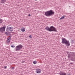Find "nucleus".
Returning <instances> with one entry per match:
<instances>
[{
	"mask_svg": "<svg viewBox=\"0 0 75 75\" xmlns=\"http://www.w3.org/2000/svg\"><path fill=\"white\" fill-rule=\"evenodd\" d=\"M55 12L52 10H50L47 11H46L45 13V16L46 17H48L53 16Z\"/></svg>",
	"mask_w": 75,
	"mask_h": 75,
	"instance_id": "1",
	"label": "nucleus"
},
{
	"mask_svg": "<svg viewBox=\"0 0 75 75\" xmlns=\"http://www.w3.org/2000/svg\"><path fill=\"white\" fill-rule=\"evenodd\" d=\"M45 29L46 30L49 31H50V32H51V31L57 32V29L53 26H51L50 28H49L48 26H47L46 28H45Z\"/></svg>",
	"mask_w": 75,
	"mask_h": 75,
	"instance_id": "2",
	"label": "nucleus"
},
{
	"mask_svg": "<svg viewBox=\"0 0 75 75\" xmlns=\"http://www.w3.org/2000/svg\"><path fill=\"white\" fill-rule=\"evenodd\" d=\"M6 30L8 33L5 32V33L6 35L8 36V35L9 33H11V32H12V31H13V27L10 26H8L7 27Z\"/></svg>",
	"mask_w": 75,
	"mask_h": 75,
	"instance_id": "3",
	"label": "nucleus"
},
{
	"mask_svg": "<svg viewBox=\"0 0 75 75\" xmlns=\"http://www.w3.org/2000/svg\"><path fill=\"white\" fill-rule=\"evenodd\" d=\"M62 44H66L67 46H68V47L70 45L69 42L66 39L62 38Z\"/></svg>",
	"mask_w": 75,
	"mask_h": 75,
	"instance_id": "4",
	"label": "nucleus"
},
{
	"mask_svg": "<svg viewBox=\"0 0 75 75\" xmlns=\"http://www.w3.org/2000/svg\"><path fill=\"white\" fill-rule=\"evenodd\" d=\"M23 47V45H21L17 46L16 47V51H20V50H21L22 49Z\"/></svg>",
	"mask_w": 75,
	"mask_h": 75,
	"instance_id": "5",
	"label": "nucleus"
},
{
	"mask_svg": "<svg viewBox=\"0 0 75 75\" xmlns=\"http://www.w3.org/2000/svg\"><path fill=\"white\" fill-rule=\"evenodd\" d=\"M6 30V26H5L2 27L0 28V33H3V32L5 31Z\"/></svg>",
	"mask_w": 75,
	"mask_h": 75,
	"instance_id": "6",
	"label": "nucleus"
},
{
	"mask_svg": "<svg viewBox=\"0 0 75 75\" xmlns=\"http://www.w3.org/2000/svg\"><path fill=\"white\" fill-rule=\"evenodd\" d=\"M36 72L37 74H40L41 73V69H38L36 70Z\"/></svg>",
	"mask_w": 75,
	"mask_h": 75,
	"instance_id": "7",
	"label": "nucleus"
},
{
	"mask_svg": "<svg viewBox=\"0 0 75 75\" xmlns=\"http://www.w3.org/2000/svg\"><path fill=\"white\" fill-rule=\"evenodd\" d=\"M60 75H67V73H64L63 72H61L59 73Z\"/></svg>",
	"mask_w": 75,
	"mask_h": 75,
	"instance_id": "8",
	"label": "nucleus"
},
{
	"mask_svg": "<svg viewBox=\"0 0 75 75\" xmlns=\"http://www.w3.org/2000/svg\"><path fill=\"white\" fill-rule=\"evenodd\" d=\"M6 1V0H1V3L3 4V3H4Z\"/></svg>",
	"mask_w": 75,
	"mask_h": 75,
	"instance_id": "9",
	"label": "nucleus"
},
{
	"mask_svg": "<svg viewBox=\"0 0 75 75\" xmlns=\"http://www.w3.org/2000/svg\"><path fill=\"white\" fill-rule=\"evenodd\" d=\"M21 31H22V32H24L25 31V28H22L21 29Z\"/></svg>",
	"mask_w": 75,
	"mask_h": 75,
	"instance_id": "10",
	"label": "nucleus"
},
{
	"mask_svg": "<svg viewBox=\"0 0 75 75\" xmlns=\"http://www.w3.org/2000/svg\"><path fill=\"white\" fill-rule=\"evenodd\" d=\"M11 38V36H9V37L7 38V40H10Z\"/></svg>",
	"mask_w": 75,
	"mask_h": 75,
	"instance_id": "11",
	"label": "nucleus"
},
{
	"mask_svg": "<svg viewBox=\"0 0 75 75\" xmlns=\"http://www.w3.org/2000/svg\"><path fill=\"white\" fill-rule=\"evenodd\" d=\"M7 43V44H8L10 42V40H7L6 41Z\"/></svg>",
	"mask_w": 75,
	"mask_h": 75,
	"instance_id": "12",
	"label": "nucleus"
},
{
	"mask_svg": "<svg viewBox=\"0 0 75 75\" xmlns=\"http://www.w3.org/2000/svg\"><path fill=\"white\" fill-rule=\"evenodd\" d=\"M65 17V16H62L60 19V20H61V19H63Z\"/></svg>",
	"mask_w": 75,
	"mask_h": 75,
	"instance_id": "13",
	"label": "nucleus"
},
{
	"mask_svg": "<svg viewBox=\"0 0 75 75\" xmlns=\"http://www.w3.org/2000/svg\"><path fill=\"white\" fill-rule=\"evenodd\" d=\"M33 63L34 64H37V61H34L33 62Z\"/></svg>",
	"mask_w": 75,
	"mask_h": 75,
	"instance_id": "14",
	"label": "nucleus"
},
{
	"mask_svg": "<svg viewBox=\"0 0 75 75\" xmlns=\"http://www.w3.org/2000/svg\"><path fill=\"white\" fill-rule=\"evenodd\" d=\"M2 23H3V21L1 19H0V24H1Z\"/></svg>",
	"mask_w": 75,
	"mask_h": 75,
	"instance_id": "15",
	"label": "nucleus"
},
{
	"mask_svg": "<svg viewBox=\"0 0 75 75\" xmlns=\"http://www.w3.org/2000/svg\"><path fill=\"white\" fill-rule=\"evenodd\" d=\"M71 43H73L74 42V40H71Z\"/></svg>",
	"mask_w": 75,
	"mask_h": 75,
	"instance_id": "16",
	"label": "nucleus"
},
{
	"mask_svg": "<svg viewBox=\"0 0 75 75\" xmlns=\"http://www.w3.org/2000/svg\"><path fill=\"white\" fill-rule=\"evenodd\" d=\"M29 37L30 38H32V37H31V35H30L29 36Z\"/></svg>",
	"mask_w": 75,
	"mask_h": 75,
	"instance_id": "17",
	"label": "nucleus"
},
{
	"mask_svg": "<svg viewBox=\"0 0 75 75\" xmlns=\"http://www.w3.org/2000/svg\"><path fill=\"white\" fill-rule=\"evenodd\" d=\"M72 64H74L73 63L71 62L70 63V64L72 65Z\"/></svg>",
	"mask_w": 75,
	"mask_h": 75,
	"instance_id": "18",
	"label": "nucleus"
},
{
	"mask_svg": "<svg viewBox=\"0 0 75 75\" xmlns=\"http://www.w3.org/2000/svg\"><path fill=\"white\" fill-rule=\"evenodd\" d=\"M11 47H12V48H14V46L13 45H11Z\"/></svg>",
	"mask_w": 75,
	"mask_h": 75,
	"instance_id": "19",
	"label": "nucleus"
},
{
	"mask_svg": "<svg viewBox=\"0 0 75 75\" xmlns=\"http://www.w3.org/2000/svg\"><path fill=\"white\" fill-rule=\"evenodd\" d=\"M4 69H6L7 68V67H6V66L4 67Z\"/></svg>",
	"mask_w": 75,
	"mask_h": 75,
	"instance_id": "20",
	"label": "nucleus"
},
{
	"mask_svg": "<svg viewBox=\"0 0 75 75\" xmlns=\"http://www.w3.org/2000/svg\"><path fill=\"white\" fill-rule=\"evenodd\" d=\"M14 69V67H13L11 68L12 69Z\"/></svg>",
	"mask_w": 75,
	"mask_h": 75,
	"instance_id": "21",
	"label": "nucleus"
},
{
	"mask_svg": "<svg viewBox=\"0 0 75 75\" xmlns=\"http://www.w3.org/2000/svg\"><path fill=\"white\" fill-rule=\"evenodd\" d=\"M25 62L24 61H22L21 62H22V63H24Z\"/></svg>",
	"mask_w": 75,
	"mask_h": 75,
	"instance_id": "22",
	"label": "nucleus"
},
{
	"mask_svg": "<svg viewBox=\"0 0 75 75\" xmlns=\"http://www.w3.org/2000/svg\"><path fill=\"white\" fill-rule=\"evenodd\" d=\"M28 16H31V15H30V14H29L28 15Z\"/></svg>",
	"mask_w": 75,
	"mask_h": 75,
	"instance_id": "23",
	"label": "nucleus"
},
{
	"mask_svg": "<svg viewBox=\"0 0 75 75\" xmlns=\"http://www.w3.org/2000/svg\"><path fill=\"white\" fill-rule=\"evenodd\" d=\"M67 75H71V74H67Z\"/></svg>",
	"mask_w": 75,
	"mask_h": 75,
	"instance_id": "24",
	"label": "nucleus"
},
{
	"mask_svg": "<svg viewBox=\"0 0 75 75\" xmlns=\"http://www.w3.org/2000/svg\"><path fill=\"white\" fill-rule=\"evenodd\" d=\"M71 61H73V60H72V59H71Z\"/></svg>",
	"mask_w": 75,
	"mask_h": 75,
	"instance_id": "25",
	"label": "nucleus"
},
{
	"mask_svg": "<svg viewBox=\"0 0 75 75\" xmlns=\"http://www.w3.org/2000/svg\"><path fill=\"white\" fill-rule=\"evenodd\" d=\"M35 1H37V0H35Z\"/></svg>",
	"mask_w": 75,
	"mask_h": 75,
	"instance_id": "26",
	"label": "nucleus"
},
{
	"mask_svg": "<svg viewBox=\"0 0 75 75\" xmlns=\"http://www.w3.org/2000/svg\"><path fill=\"white\" fill-rule=\"evenodd\" d=\"M68 57H69V56H68Z\"/></svg>",
	"mask_w": 75,
	"mask_h": 75,
	"instance_id": "27",
	"label": "nucleus"
},
{
	"mask_svg": "<svg viewBox=\"0 0 75 75\" xmlns=\"http://www.w3.org/2000/svg\"><path fill=\"white\" fill-rule=\"evenodd\" d=\"M69 7H71L70 6H69Z\"/></svg>",
	"mask_w": 75,
	"mask_h": 75,
	"instance_id": "28",
	"label": "nucleus"
}]
</instances>
